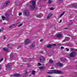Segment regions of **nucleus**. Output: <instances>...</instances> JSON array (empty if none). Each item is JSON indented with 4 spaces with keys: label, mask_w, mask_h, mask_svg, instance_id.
Masks as SVG:
<instances>
[{
    "label": "nucleus",
    "mask_w": 77,
    "mask_h": 77,
    "mask_svg": "<svg viewBox=\"0 0 77 77\" xmlns=\"http://www.w3.org/2000/svg\"><path fill=\"white\" fill-rule=\"evenodd\" d=\"M49 62L51 63H53V61L51 60H49Z\"/></svg>",
    "instance_id": "393cba45"
},
{
    "label": "nucleus",
    "mask_w": 77,
    "mask_h": 77,
    "mask_svg": "<svg viewBox=\"0 0 77 77\" xmlns=\"http://www.w3.org/2000/svg\"><path fill=\"white\" fill-rule=\"evenodd\" d=\"M10 58L12 59V58H13L14 57V54L13 53H11L10 55Z\"/></svg>",
    "instance_id": "2eb2a0df"
},
{
    "label": "nucleus",
    "mask_w": 77,
    "mask_h": 77,
    "mask_svg": "<svg viewBox=\"0 0 77 77\" xmlns=\"http://www.w3.org/2000/svg\"><path fill=\"white\" fill-rule=\"evenodd\" d=\"M40 53L41 54H42V53H43V52L42 51H40Z\"/></svg>",
    "instance_id": "ea45409f"
},
{
    "label": "nucleus",
    "mask_w": 77,
    "mask_h": 77,
    "mask_svg": "<svg viewBox=\"0 0 77 77\" xmlns=\"http://www.w3.org/2000/svg\"><path fill=\"white\" fill-rule=\"evenodd\" d=\"M52 46V45H51V44H49V45H48L47 46V47L48 48H51V46Z\"/></svg>",
    "instance_id": "4be33fe9"
},
{
    "label": "nucleus",
    "mask_w": 77,
    "mask_h": 77,
    "mask_svg": "<svg viewBox=\"0 0 77 77\" xmlns=\"http://www.w3.org/2000/svg\"><path fill=\"white\" fill-rule=\"evenodd\" d=\"M44 0V1H45H45H46V0Z\"/></svg>",
    "instance_id": "69168bd1"
},
{
    "label": "nucleus",
    "mask_w": 77,
    "mask_h": 77,
    "mask_svg": "<svg viewBox=\"0 0 77 77\" xmlns=\"http://www.w3.org/2000/svg\"><path fill=\"white\" fill-rule=\"evenodd\" d=\"M6 20L7 21H8L9 20V18L7 17L6 18Z\"/></svg>",
    "instance_id": "4c0bfd02"
},
{
    "label": "nucleus",
    "mask_w": 77,
    "mask_h": 77,
    "mask_svg": "<svg viewBox=\"0 0 77 77\" xmlns=\"http://www.w3.org/2000/svg\"><path fill=\"white\" fill-rule=\"evenodd\" d=\"M27 65L28 66H30V65L29 64H27Z\"/></svg>",
    "instance_id": "a19ab883"
},
{
    "label": "nucleus",
    "mask_w": 77,
    "mask_h": 77,
    "mask_svg": "<svg viewBox=\"0 0 77 77\" xmlns=\"http://www.w3.org/2000/svg\"><path fill=\"white\" fill-rule=\"evenodd\" d=\"M60 60L62 62H64V61H65L66 60V59H63V58H60Z\"/></svg>",
    "instance_id": "dca6fc26"
},
{
    "label": "nucleus",
    "mask_w": 77,
    "mask_h": 77,
    "mask_svg": "<svg viewBox=\"0 0 77 77\" xmlns=\"http://www.w3.org/2000/svg\"><path fill=\"white\" fill-rule=\"evenodd\" d=\"M10 3V1H7L5 3L4 5V6H7Z\"/></svg>",
    "instance_id": "6e6552de"
},
{
    "label": "nucleus",
    "mask_w": 77,
    "mask_h": 77,
    "mask_svg": "<svg viewBox=\"0 0 77 77\" xmlns=\"http://www.w3.org/2000/svg\"><path fill=\"white\" fill-rule=\"evenodd\" d=\"M62 36V34H58L57 35V37L59 38V39H60V38H61Z\"/></svg>",
    "instance_id": "9d476101"
},
{
    "label": "nucleus",
    "mask_w": 77,
    "mask_h": 77,
    "mask_svg": "<svg viewBox=\"0 0 77 77\" xmlns=\"http://www.w3.org/2000/svg\"><path fill=\"white\" fill-rule=\"evenodd\" d=\"M54 67H51V69H54Z\"/></svg>",
    "instance_id": "4d7b16f0"
},
{
    "label": "nucleus",
    "mask_w": 77,
    "mask_h": 77,
    "mask_svg": "<svg viewBox=\"0 0 77 77\" xmlns=\"http://www.w3.org/2000/svg\"><path fill=\"white\" fill-rule=\"evenodd\" d=\"M20 75L19 74L15 73L13 75V76L14 77H18V76H20Z\"/></svg>",
    "instance_id": "9b49d317"
},
{
    "label": "nucleus",
    "mask_w": 77,
    "mask_h": 77,
    "mask_svg": "<svg viewBox=\"0 0 77 77\" xmlns=\"http://www.w3.org/2000/svg\"><path fill=\"white\" fill-rule=\"evenodd\" d=\"M31 3H32V5H30V8L31 9L33 10L34 9H35L36 7V2L35 1H32Z\"/></svg>",
    "instance_id": "f257e3e1"
},
{
    "label": "nucleus",
    "mask_w": 77,
    "mask_h": 77,
    "mask_svg": "<svg viewBox=\"0 0 77 77\" xmlns=\"http://www.w3.org/2000/svg\"><path fill=\"white\" fill-rule=\"evenodd\" d=\"M3 38L4 39H6V36H4Z\"/></svg>",
    "instance_id": "37998d69"
},
{
    "label": "nucleus",
    "mask_w": 77,
    "mask_h": 77,
    "mask_svg": "<svg viewBox=\"0 0 77 77\" xmlns=\"http://www.w3.org/2000/svg\"><path fill=\"white\" fill-rule=\"evenodd\" d=\"M72 6L73 7H77V5H72Z\"/></svg>",
    "instance_id": "72a5a7b5"
},
{
    "label": "nucleus",
    "mask_w": 77,
    "mask_h": 77,
    "mask_svg": "<svg viewBox=\"0 0 77 77\" xmlns=\"http://www.w3.org/2000/svg\"><path fill=\"white\" fill-rule=\"evenodd\" d=\"M1 69V67H0V69Z\"/></svg>",
    "instance_id": "338daca9"
},
{
    "label": "nucleus",
    "mask_w": 77,
    "mask_h": 77,
    "mask_svg": "<svg viewBox=\"0 0 77 77\" xmlns=\"http://www.w3.org/2000/svg\"><path fill=\"white\" fill-rule=\"evenodd\" d=\"M51 72H57V73H59V74H62V71L56 70H52L50 71Z\"/></svg>",
    "instance_id": "7ed1b4c3"
},
{
    "label": "nucleus",
    "mask_w": 77,
    "mask_h": 77,
    "mask_svg": "<svg viewBox=\"0 0 77 77\" xmlns=\"http://www.w3.org/2000/svg\"><path fill=\"white\" fill-rule=\"evenodd\" d=\"M47 73L48 74H51V72H48Z\"/></svg>",
    "instance_id": "5fc2aeb1"
},
{
    "label": "nucleus",
    "mask_w": 77,
    "mask_h": 77,
    "mask_svg": "<svg viewBox=\"0 0 77 77\" xmlns=\"http://www.w3.org/2000/svg\"><path fill=\"white\" fill-rule=\"evenodd\" d=\"M53 9H54V8H53V7L51 8H50V10L51 11H52V10H53Z\"/></svg>",
    "instance_id": "7c9ffc66"
},
{
    "label": "nucleus",
    "mask_w": 77,
    "mask_h": 77,
    "mask_svg": "<svg viewBox=\"0 0 77 77\" xmlns=\"http://www.w3.org/2000/svg\"><path fill=\"white\" fill-rule=\"evenodd\" d=\"M63 0H59V2L60 3L62 2Z\"/></svg>",
    "instance_id": "e433bc0d"
},
{
    "label": "nucleus",
    "mask_w": 77,
    "mask_h": 77,
    "mask_svg": "<svg viewBox=\"0 0 77 77\" xmlns=\"http://www.w3.org/2000/svg\"><path fill=\"white\" fill-rule=\"evenodd\" d=\"M48 77H53V76H51L50 75H49L48 76Z\"/></svg>",
    "instance_id": "864d4df0"
},
{
    "label": "nucleus",
    "mask_w": 77,
    "mask_h": 77,
    "mask_svg": "<svg viewBox=\"0 0 77 77\" xmlns=\"http://www.w3.org/2000/svg\"><path fill=\"white\" fill-rule=\"evenodd\" d=\"M3 49L4 51H6V52H8L9 51L8 49L6 48H4Z\"/></svg>",
    "instance_id": "ddd939ff"
},
{
    "label": "nucleus",
    "mask_w": 77,
    "mask_h": 77,
    "mask_svg": "<svg viewBox=\"0 0 77 77\" xmlns=\"http://www.w3.org/2000/svg\"><path fill=\"white\" fill-rule=\"evenodd\" d=\"M0 22H2V20H0Z\"/></svg>",
    "instance_id": "bf43d9fd"
},
{
    "label": "nucleus",
    "mask_w": 77,
    "mask_h": 77,
    "mask_svg": "<svg viewBox=\"0 0 77 77\" xmlns=\"http://www.w3.org/2000/svg\"><path fill=\"white\" fill-rule=\"evenodd\" d=\"M66 51H69V49H68V48H66Z\"/></svg>",
    "instance_id": "c756f323"
},
{
    "label": "nucleus",
    "mask_w": 77,
    "mask_h": 77,
    "mask_svg": "<svg viewBox=\"0 0 77 77\" xmlns=\"http://www.w3.org/2000/svg\"><path fill=\"white\" fill-rule=\"evenodd\" d=\"M39 68L41 71H43L44 69H45V67H39Z\"/></svg>",
    "instance_id": "1a4fd4ad"
},
{
    "label": "nucleus",
    "mask_w": 77,
    "mask_h": 77,
    "mask_svg": "<svg viewBox=\"0 0 77 77\" xmlns=\"http://www.w3.org/2000/svg\"><path fill=\"white\" fill-rule=\"evenodd\" d=\"M35 72H36V71H35L32 70V74H33V75H35Z\"/></svg>",
    "instance_id": "b1692460"
},
{
    "label": "nucleus",
    "mask_w": 77,
    "mask_h": 77,
    "mask_svg": "<svg viewBox=\"0 0 77 77\" xmlns=\"http://www.w3.org/2000/svg\"><path fill=\"white\" fill-rule=\"evenodd\" d=\"M58 45H61V44H58Z\"/></svg>",
    "instance_id": "e2e57ef3"
},
{
    "label": "nucleus",
    "mask_w": 77,
    "mask_h": 77,
    "mask_svg": "<svg viewBox=\"0 0 77 77\" xmlns=\"http://www.w3.org/2000/svg\"><path fill=\"white\" fill-rule=\"evenodd\" d=\"M27 73V72L26 71H25V74H26Z\"/></svg>",
    "instance_id": "de8ad7c7"
},
{
    "label": "nucleus",
    "mask_w": 77,
    "mask_h": 77,
    "mask_svg": "<svg viewBox=\"0 0 77 77\" xmlns=\"http://www.w3.org/2000/svg\"><path fill=\"white\" fill-rule=\"evenodd\" d=\"M18 47H19V48H20L21 47V45H19V46H18Z\"/></svg>",
    "instance_id": "49530a36"
},
{
    "label": "nucleus",
    "mask_w": 77,
    "mask_h": 77,
    "mask_svg": "<svg viewBox=\"0 0 77 77\" xmlns=\"http://www.w3.org/2000/svg\"><path fill=\"white\" fill-rule=\"evenodd\" d=\"M42 16V14H37V17H41Z\"/></svg>",
    "instance_id": "aec40b11"
},
{
    "label": "nucleus",
    "mask_w": 77,
    "mask_h": 77,
    "mask_svg": "<svg viewBox=\"0 0 77 77\" xmlns=\"http://www.w3.org/2000/svg\"><path fill=\"white\" fill-rule=\"evenodd\" d=\"M70 50H72V51H73V50H74V49H72V48H71V49H70Z\"/></svg>",
    "instance_id": "8fccbe9b"
},
{
    "label": "nucleus",
    "mask_w": 77,
    "mask_h": 77,
    "mask_svg": "<svg viewBox=\"0 0 77 77\" xmlns=\"http://www.w3.org/2000/svg\"><path fill=\"white\" fill-rule=\"evenodd\" d=\"M61 49H64V48L62 46V47H61Z\"/></svg>",
    "instance_id": "58836bf2"
},
{
    "label": "nucleus",
    "mask_w": 77,
    "mask_h": 77,
    "mask_svg": "<svg viewBox=\"0 0 77 77\" xmlns=\"http://www.w3.org/2000/svg\"><path fill=\"white\" fill-rule=\"evenodd\" d=\"M66 41V39L64 40H63V42H65Z\"/></svg>",
    "instance_id": "3c124183"
},
{
    "label": "nucleus",
    "mask_w": 77,
    "mask_h": 77,
    "mask_svg": "<svg viewBox=\"0 0 77 77\" xmlns=\"http://www.w3.org/2000/svg\"><path fill=\"white\" fill-rule=\"evenodd\" d=\"M1 31H2V29H0V32H1Z\"/></svg>",
    "instance_id": "680f3d73"
},
{
    "label": "nucleus",
    "mask_w": 77,
    "mask_h": 77,
    "mask_svg": "<svg viewBox=\"0 0 77 77\" xmlns=\"http://www.w3.org/2000/svg\"><path fill=\"white\" fill-rule=\"evenodd\" d=\"M30 40L29 39H27L25 40V44H29V43H30Z\"/></svg>",
    "instance_id": "0eeeda50"
},
{
    "label": "nucleus",
    "mask_w": 77,
    "mask_h": 77,
    "mask_svg": "<svg viewBox=\"0 0 77 77\" xmlns=\"http://www.w3.org/2000/svg\"><path fill=\"white\" fill-rule=\"evenodd\" d=\"M51 1H52V0H49V2H48L49 3V4H50V3H51Z\"/></svg>",
    "instance_id": "cd10ccee"
},
{
    "label": "nucleus",
    "mask_w": 77,
    "mask_h": 77,
    "mask_svg": "<svg viewBox=\"0 0 77 77\" xmlns=\"http://www.w3.org/2000/svg\"><path fill=\"white\" fill-rule=\"evenodd\" d=\"M10 15V14L9 13L5 14V16L6 17H9Z\"/></svg>",
    "instance_id": "412c9836"
},
{
    "label": "nucleus",
    "mask_w": 77,
    "mask_h": 77,
    "mask_svg": "<svg viewBox=\"0 0 77 77\" xmlns=\"http://www.w3.org/2000/svg\"><path fill=\"white\" fill-rule=\"evenodd\" d=\"M2 20H3V21H4V20H5V18H6L4 16H2Z\"/></svg>",
    "instance_id": "bb28decb"
},
{
    "label": "nucleus",
    "mask_w": 77,
    "mask_h": 77,
    "mask_svg": "<svg viewBox=\"0 0 77 77\" xmlns=\"http://www.w3.org/2000/svg\"><path fill=\"white\" fill-rule=\"evenodd\" d=\"M38 65H39V66H41V65H42L41 64V63H38Z\"/></svg>",
    "instance_id": "c9c22d12"
},
{
    "label": "nucleus",
    "mask_w": 77,
    "mask_h": 77,
    "mask_svg": "<svg viewBox=\"0 0 77 77\" xmlns=\"http://www.w3.org/2000/svg\"><path fill=\"white\" fill-rule=\"evenodd\" d=\"M22 15V13H20L19 14V16H21Z\"/></svg>",
    "instance_id": "f704fd0d"
},
{
    "label": "nucleus",
    "mask_w": 77,
    "mask_h": 77,
    "mask_svg": "<svg viewBox=\"0 0 77 77\" xmlns=\"http://www.w3.org/2000/svg\"><path fill=\"white\" fill-rule=\"evenodd\" d=\"M23 23H20L19 25H18V27H21V26H22L23 25Z\"/></svg>",
    "instance_id": "a878e982"
},
{
    "label": "nucleus",
    "mask_w": 77,
    "mask_h": 77,
    "mask_svg": "<svg viewBox=\"0 0 77 77\" xmlns=\"http://www.w3.org/2000/svg\"><path fill=\"white\" fill-rule=\"evenodd\" d=\"M3 60V58H2L1 60H0V63L2 62Z\"/></svg>",
    "instance_id": "473e14b6"
},
{
    "label": "nucleus",
    "mask_w": 77,
    "mask_h": 77,
    "mask_svg": "<svg viewBox=\"0 0 77 77\" xmlns=\"http://www.w3.org/2000/svg\"><path fill=\"white\" fill-rule=\"evenodd\" d=\"M72 24H73V22H72L71 23H69V26H72Z\"/></svg>",
    "instance_id": "c85d7f7f"
},
{
    "label": "nucleus",
    "mask_w": 77,
    "mask_h": 77,
    "mask_svg": "<svg viewBox=\"0 0 77 77\" xmlns=\"http://www.w3.org/2000/svg\"><path fill=\"white\" fill-rule=\"evenodd\" d=\"M76 62L77 63V61H76Z\"/></svg>",
    "instance_id": "774afa93"
},
{
    "label": "nucleus",
    "mask_w": 77,
    "mask_h": 77,
    "mask_svg": "<svg viewBox=\"0 0 77 77\" xmlns=\"http://www.w3.org/2000/svg\"><path fill=\"white\" fill-rule=\"evenodd\" d=\"M62 22V20H60V22H59V23H60L61 22Z\"/></svg>",
    "instance_id": "603ef678"
},
{
    "label": "nucleus",
    "mask_w": 77,
    "mask_h": 77,
    "mask_svg": "<svg viewBox=\"0 0 77 77\" xmlns=\"http://www.w3.org/2000/svg\"><path fill=\"white\" fill-rule=\"evenodd\" d=\"M71 21H72V20H70L69 21V22H71Z\"/></svg>",
    "instance_id": "052dcab7"
},
{
    "label": "nucleus",
    "mask_w": 77,
    "mask_h": 77,
    "mask_svg": "<svg viewBox=\"0 0 77 77\" xmlns=\"http://www.w3.org/2000/svg\"><path fill=\"white\" fill-rule=\"evenodd\" d=\"M66 41H68L69 39V38H67L66 39Z\"/></svg>",
    "instance_id": "c03bdc74"
},
{
    "label": "nucleus",
    "mask_w": 77,
    "mask_h": 77,
    "mask_svg": "<svg viewBox=\"0 0 77 77\" xmlns=\"http://www.w3.org/2000/svg\"><path fill=\"white\" fill-rule=\"evenodd\" d=\"M6 68H7V69H8V68H10V66L9 65V64H7L6 65Z\"/></svg>",
    "instance_id": "a211bd4d"
},
{
    "label": "nucleus",
    "mask_w": 77,
    "mask_h": 77,
    "mask_svg": "<svg viewBox=\"0 0 77 77\" xmlns=\"http://www.w3.org/2000/svg\"><path fill=\"white\" fill-rule=\"evenodd\" d=\"M30 48H34V47H35V45H34L32 44L30 45Z\"/></svg>",
    "instance_id": "4468645a"
},
{
    "label": "nucleus",
    "mask_w": 77,
    "mask_h": 77,
    "mask_svg": "<svg viewBox=\"0 0 77 77\" xmlns=\"http://www.w3.org/2000/svg\"><path fill=\"white\" fill-rule=\"evenodd\" d=\"M40 59L41 62H42V63L43 62H44V61H45V60H44V57H40Z\"/></svg>",
    "instance_id": "39448f33"
},
{
    "label": "nucleus",
    "mask_w": 77,
    "mask_h": 77,
    "mask_svg": "<svg viewBox=\"0 0 77 77\" xmlns=\"http://www.w3.org/2000/svg\"><path fill=\"white\" fill-rule=\"evenodd\" d=\"M68 28H63V29H68Z\"/></svg>",
    "instance_id": "79ce46f5"
},
{
    "label": "nucleus",
    "mask_w": 77,
    "mask_h": 77,
    "mask_svg": "<svg viewBox=\"0 0 77 77\" xmlns=\"http://www.w3.org/2000/svg\"><path fill=\"white\" fill-rule=\"evenodd\" d=\"M24 14L26 16H29V12L28 10H25L24 11Z\"/></svg>",
    "instance_id": "20e7f679"
},
{
    "label": "nucleus",
    "mask_w": 77,
    "mask_h": 77,
    "mask_svg": "<svg viewBox=\"0 0 77 77\" xmlns=\"http://www.w3.org/2000/svg\"><path fill=\"white\" fill-rule=\"evenodd\" d=\"M29 60H31L32 59L29 58Z\"/></svg>",
    "instance_id": "6e6d98bb"
},
{
    "label": "nucleus",
    "mask_w": 77,
    "mask_h": 77,
    "mask_svg": "<svg viewBox=\"0 0 77 77\" xmlns=\"http://www.w3.org/2000/svg\"><path fill=\"white\" fill-rule=\"evenodd\" d=\"M15 26V24H12V25H10V26L8 27L10 29H11V28H12L13 26Z\"/></svg>",
    "instance_id": "f3484780"
},
{
    "label": "nucleus",
    "mask_w": 77,
    "mask_h": 77,
    "mask_svg": "<svg viewBox=\"0 0 77 77\" xmlns=\"http://www.w3.org/2000/svg\"><path fill=\"white\" fill-rule=\"evenodd\" d=\"M56 45L55 44H54L53 45V46H56Z\"/></svg>",
    "instance_id": "09e8293b"
},
{
    "label": "nucleus",
    "mask_w": 77,
    "mask_h": 77,
    "mask_svg": "<svg viewBox=\"0 0 77 77\" xmlns=\"http://www.w3.org/2000/svg\"><path fill=\"white\" fill-rule=\"evenodd\" d=\"M5 24H6V23H4V25H5Z\"/></svg>",
    "instance_id": "13d9d810"
},
{
    "label": "nucleus",
    "mask_w": 77,
    "mask_h": 77,
    "mask_svg": "<svg viewBox=\"0 0 77 77\" xmlns=\"http://www.w3.org/2000/svg\"><path fill=\"white\" fill-rule=\"evenodd\" d=\"M64 14L65 12H63L62 14H61L59 16L60 18H61V17H62L63 15Z\"/></svg>",
    "instance_id": "6ab92c4d"
},
{
    "label": "nucleus",
    "mask_w": 77,
    "mask_h": 77,
    "mask_svg": "<svg viewBox=\"0 0 77 77\" xmlns=\"http://www.w3.org/2000/svg\"><path fill=\"white\" fill-rule=\"evenodd\" d=\"M58 73L57 72H51V74H58Z\"/></svg>",
    "instance_id": "2f4dec72"
},
{
    "label": "nucleus",
    "mask_w": 77,
    "mask_h": 77,
    "mask_svg": "<svg viewBox=\"0 0 77 77\" xmlns=\"http://www.w3.org/2000/svg\"><path fill=\"white\" fill-rule=\"evenodd\" d=\"M57 64L58 66H59V67H62L63 65V64L60 63V62L57 63Z\"/></svg>",
    "instance_id": "423d86ee"
},
{
    "label": "nucleus",
    "mask_w": 77,
    "mask_h": 77,
    "mask_svg": "<svg viewBox=\"0 0 77 77\" xmlns=\"http://www.w3.org/2000/svg\"><path fill=\"white\" fill-rule=\"evenodd\" d=\"M42 41H43V40H42V39L40 40V42H42Z\"/></svg>",
    "instance_id": "a18cd8bd"
},
{
    "label": "nucleus",
    "mask_w": 77,
    "mask_h": 77,
    "mask_svg": "<svg viewBox=\"0 0 77 77\" xmlns=\"http://www.w3.org/2000/svg\"><path fill=\"white\" fill-rule=\"evenodd\" d=\"M29 60V59H26V58H24V59L23 60V62H26L27 60Z\"/></svg>",
    "instance_id": "5701e85b"
},
{
    "label": "nucleus",
    "mask_w": 77,
    "mask_h": 77,
    "mask_svg": "<svg viewBox=\"0 0 77 77\" xmlns=\"http://www.w3.org/2000/svg\"><path fill=\"white\" fill-rule=\"evenodd\" d=\"M76 54V52L73 51L69 55V56L70 57H74Z\"/></svg>",
    "instance_id": "f03ea898"
},
{
    "label": "nucleus",
    "mask_w": 77,
    "mask_h": 77,
    "mask_svg": "<svg viewBox=\"0 0 77 77\" xmlns=\"http://www.w3.org/2000/svg\"><path fill=\"white\" fill-rule=\"evenodd\" d=\"M52 16V14H49L47 17V19H49L50 18H51V17Z\"/></svg>",
    "instance_id": "f8f14e48"
},
{
    "label": "nucleus",
    "mask_w": 77,
    "mask_h": 77,
    "mask_svg": "<svg viewBox=\"0 0 77 77\" xmlns=\"http://www.w3.org/2000/svg\"><path fill=\"white\" fill-rule=\"evenodd\" d=\"M9 45H8V46H7V47H9Z\"/></svg>",
    "instance_id": "0e129e2a"
}]
</instances>
